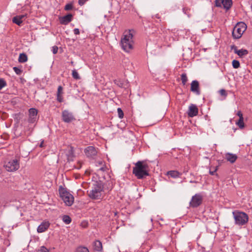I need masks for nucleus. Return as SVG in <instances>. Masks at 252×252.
<instances>
[{"label":"nucleus","instance_id":"obj_1","mask_svg":"<svg viewBox=\"0 0 252 252\" xmlns=\"http://www.w3.org/2000/svg\"><path fill=\"white\" fill-rule=\"evenodd\" d=\"M133 35L131 31H125L121 40L122 49L125 51L128 52L133 49Z\"/></svg>","mask_w":252,"mask_h":252},{"label":"nucleus","instance_id":"obj_2","mask_svg":"<svg viewBox=\"0 0 252 252\" xmlns=\"http://www.w3.org/2000/svg\"><path fill=\"white\" fill-rule=\"evenodd\" d=\"M148 166L143 161H138L133 168V173L139 179L143 178L144 177L148 176Z\"/></svg>","mask_w":252,"mask_h":252},{"label":"nucleus","instance_id":"obj_3","mask_svg":"<svg viewBox=\"0 0 252 252\" xmlns=\"http://www.w3.org/2000/svg\"><path fill=\"white\" fill-rule=\"evenodd\" d=\"M103 192V187L101 184L95 183L93 184L91 189L88 190V195L94 199H100Z\"/></svg>","mask_w":252,"mask_h":252},{"label":"nucleus","instance_id":"obj_4","mask_svg":"<svg viewBox=\"0 0 252 252\" xmlns=\"http://www.w3.org/2000/svg\"><path fill=\"white\" fill-rule=\"evenodd\" d=\"M235 223L238 225L246 224L249 220L248 215L243 212L235 211L232 212Z\"/></svg>","mask_w":252,"mask_h":252},{"label":"nucleus","instance_id":"obj_5","mask_svg":"<svg viewBox=\"0 0 252 252\" xmlns=\"http://www.w3.org/2000/svg\"><path fill=\"white\" fill-rule=\"evenodd\" d=\"M5 169L8 172H14L20 168V158L6 161L4 164Z\"/></svg>","mask_w":252,"mask_h":252},{"label":"nucleus","instance_id":"obj_6","mask_svg":"<svg viewBox=\"0 0 252 252\" xmlns=\"http://www.w3.org/2000/svg\"><path fill=\"white\" fill-rule=\"evenodd\" d=\"M247 29V25L244 22L238 23L233 28L232 36L235 39L240 38Z\"/></svg>","mask_w":252,"mask_h":252},{"label":"nucleus","instance_id":"obj_7","mask_svg":"<svg viewBox=\"0 0 252 252\" xmlns=\"http://www.w3.org/2000/svg\"><path fill=\"white\" fill-rule=\"evenodd\" d=\"M60 194L66 205L71 206L74 201V197L69 192L64 189L60 190Z\"/></svg>","mask_w":252,"mask_h":252},{"label":"nucleus","instance_id":"obj_8","mask_svg":"<svg viewBox=\"0 0 252 252\" xmlns=\"http://www.w3.org/2000/svg\"><path fill=\"white\" fill-rule=\"evenodd\" d=\"M232 5V1L231 0H216L215 5L217 7H221L222 6L228 10L229 9Z\"/></svg>","mask_w":252,"mask_h":252},{"label":"nucleus","instance_id":"obj_9","mask_svg":"<svg viewBox=\"0 0 252 252\" xmlns=\"http://www.w3.org/2000/svg\"><path fill=\"white\" fill-rule=\"evenodd\" d=\"M202 202V196L199 194H196L192 197L190 201V206L192 207H197L199 206Z\"/></svg>","mask_w":252,"mask_h":252},{"label":"nucleus","instance_id":"obj_10","mask_svg":"<svg viewBox=\"0 0 252 252\" xmlns=\"http://www.w3.org/2000/svg\"><path fill=\"white\" fill-rule=\"evenodd\" d=\"M62 117L63 121L66 123H69L75 120L72 113L69 112L68 110H64L63 111Z\"/></svg>","mask_w":252,"mask_h":252},{"label":"nucleus","instance_id":"obj_11","mask_svg":"<svg viewBox=\"0 0 252 252\" xmlns=\"http://www.w3.org/2000/svg\"><path fill=\"white\" fill-rule=\"evenodd\" d=\"M85 153L87 157L94 158L97 153V150L93 146H89L85 149Z\"/></svg>","mask_w":252,"mask_h":252},{"label":"nucleus","instance_id":"obj_12","mask_svg":"<svg viewBox=\"0 0 252 252\" xmlns=\"http://www.w3.org/2000/svg\"><path fill=\"white\" fill-rule=\"evenodd\" d=\"M29 122L33 123L37 120V110L35 108H31L29 109Z\"/></svg>","mask_w":252,"mask_h":252},{"label":"nucleus","instance_id":"obj_13","mask_svg":"<svg viewBox=\"0 0 252 252\" xmlns=\"http://www.w3.org/2000/svg\"><path fill=\"white\" fill-rule=\"evenodd\" d=\"M198 113V109L194 104H191L189 107L188 114L190 117H193L196 116Z\"/></svg>","mask_w":252,"mask_h":252},{"label":"nucleus","instance_id":"obj_14","mask_svg":"<svg viewBox=\"0 0 252 252\" xmlns=\"http://www.w3.org/2000/svg\"><path fill=\"white\" fill-rule=\"evenodd\" d=\"M73 16L71 14H68L67 15L60 17V22L62 25H67L72 20Z\"/></svg>","mask_w":252,"mask_h":252},{"label":"nucleus","instance_id":"obj_15","mask_svg":"<svg viewBox=\"0 0 252 252\" xmlns=\"http://www.w3.org/2000/svg\"><path fill=\"white\" fill-rule=\"evenodd\" d=\"M190 91L197 94H200L199 82L196 80L192 81L191 83Z\"/></svg>","mask_w":252,"mask_h":252},{"label":"nucleus","instance_id":"obj_16","mask_svg":"<svg viewBox=\"0 0 252 252\" xmlns=\"http://www.w3.org/2000/svg\"><path fill=\"white\" fill-rule=\"evenodd\" d=\"M26 17V15H20L15 16L12 19L14 23L20 26Z\"/></svg>","mask_w":252,"mask_h":252},{"label":"nucleus","instance_id":"obj_17","mask_svg":"<svg viewBox=\"0 0 252 252\" xmlns=\"http://www.w3.org/2000/svg\"><path fill=\"white\" fill-rule=\"evenodd\" d=\"M50 226V223L48 221H43L37 228V231L38 233H42L45 231Z\"/></svg>","mask_w":252,"mask_h":252},{"label":"nucleus","instance_id":"obj_18","mask_svg":"<svg viewBox=\"0 0 252 252\" xmlns=\"http://www.w3.org/2000/svg\"><path fill=\"white\" fill-rule=\"evenodd\" d=\"M225 157L227 160L231 163H234L237 158V156L236 155L231 153H226Z\"/></svg>","mask_w":252,"mask_h":252},{"label":"nucleus","instance_id":"obj_19","mask_svg":"<svg viewBox=\"0 0 252 252\" xmlns=\"http://www.w3.org/2000/svg\"><path fill=\"white\" fill-rule=\"evenodd\" d=\"M234 53L237 54L240 57H243L248 54V51L246 49H241L238 50L236 47L234 49Z\"/></svg>","mask_w":252,"mask_h":252},{"label":"nucleus","instance_id":"obj_20","mask_svg":"<svg viewBox=\"0 0 252 252\" xmlns=\"http://www.w3.org/2000/svg\"><path fill=\"white\" fill-rule=\"evenodd\" d=\"M94 249L96 251H101L102 250V243L99 241H95L94 243Z\"/></svg>","mask_w":252,"mask_h":252},{"label":"nucleus","instance_id":"obj_21","mask_svg":"<svg viewBox=\"0 0 252 252\" xmlns=\"http://www.w3.org/2000/svg\"><path fill=\"white\" fill-rule=\"evenodd\" d=\"M28 60V57L25 53H21L19 55L18 61L19 63H23L27 62Z\"/></svg>","mask_w":252,"mask_h":252},{"label":"nucleus","instance_id":"obj_22","mask_svg":"<svg viewBox=\"0 0 252 252\" xmlns=\"http://www.w3.org/2000/svg\"><path fill=\"white\" fill-rule=\"evenodd\" d=\"M167 174L173 178H176L179 176V173L177 171H170L167 172Z\"/></svg>","mask_w":252,"mask_h":252},{"label":"nucleus","instance_id":"obj_23","mask_svg":"<svg viewBox=\"0 0 252 252\" xmlns=\"http://www.w3.org/2000/svg\"><path fill=\"white\" fill-rule=\"evenodd\" d=\"M62 220L65 224H69L71 221V219L67 215H64L62 217Z\"/></svg>","mask_w":252,"mask_h":252},{"label":"nucleus","instance_id":"obj_24","mask_svg":"<svg viewBox=\"0 0 252 252\" xmlns=\"http://www.w3.org/2000/svg\"><path fill=\"white\" fill-rule=\"evenodd\" d=\"M236 124L240 128H243L244 127V118H239L238 121L236 122Z\"/></svg>","mask_w":252,"mask_h":252},{"label":"nucleus","instance_id":"obj_25","mask_svg":"<svg viewBox=\"0 0 252 252\" xmlns=\"http://www.w3.org/2000/svg\"><path fill=\"white\" fill-rule=\"evenodd\" d=\"M6 85L7 83L6 81L4 79L0 78V90L6 87Z\"/></svg>","mask_w":252,"mask_h":252},{"label":"nucleus","instance_id":"obj_26","mask_svg":"<svg viewBox=\"0 0 252 252\" xmlns=\"http://www.w3.org/2000/svg\"><path fill=\"white\" fill-rule=\"evenodd\" d=\"M181 79L182 84L184 85H185L186 84L187 82L188 81V77L187 76L186 74H185V73L182 74L181 75Z\"/></svg>","mask_w":252,"mask_h":252},{"label":"nucleus","instance_id":"obj_27","mask_svg":"<svg viewBox=\"0 0 252 252\" xmlns=\"http://www.w3.org/2000/svg\"><path fill=\"white\" fill-rule=\"evenodd\" d=\"M218 168V166H212L211 167L209 171V173L211 175H215V172L217 171Z\"/></svg>","mask_w":252,"mask_h":252},{"label":"nucleus","instance_id":"obj_28","mask_svg":"<svg viewBox=\"0 0 252 252\" xmlns=\"http://www.w3.org/2000/svg\"><path fill=\"white\" fill-rule=\"evenodd\" d=\"M76 252H89V250L86 247H80L77 249Z\"/></svg>","mask_w":252,"mask_h":252},{"label":"nucleus","instance_id":"obj_29","mask_svg":"<svg viewBox=\"0 0 252 252\" xmlns=\"http://www.w3.org/2000/svg\"><path fill=\"white\" fill-rule=\"evenodd\" d=\"M232 66L234 68H238L240 67V63L237 60H233L232 63Z\"/></svg>","mask_w":252,"mask_h":252},{"label":"nucleus","instance_id":"obj_30","mask_svg":"<svg viewBox=\"0 0 252 252\" xmlns=\"http://www.w3.org/2000/svg\"><path fill=\"white\" fill-rule=\"evenodd\" d=\"M72 75L73 77L75 79H79L80 78L79 74L75 70L72 71Z\"/></svg>","mask_w":252,"mask_h":252},{"label":"nucleus","instance_id":"obj_31","mask_svg":"<svg viewBox=\"0 0 252 252\" xmlns=\"http://www.w3.org/2000/svg\"><path fill=\"white\" fill-rule=\"evenodd\" d=\"M118 116L120 119L124 117V113L122 110L120 108H118L117 109Z\"/></svg>","mask_w":252,"mask_h":252},{"label":"nucleus","instance_id":"obj_32","mask_svg":"<svg viewBox=\"0 0 252 252\" xmlns=\"http://www.w3.org/2000/svg\"><path fill=\"white\" fill-rule=\"evenodd\" d=\"M37 252H49V250L44 246H42L37 251Z\"/></svg>","mask_w":252,"mask_h":252},{"label":"nucleus","instance_id":"obj_33","mask_svg":"<svg viewBox=\"0 0 252 252\" xmlns=\"http://www.w3.org/2000/svg\"><path fill=\"white\" fill-rule=\"evenodd\" d=\"M13 70L17 75H20L22 73V70L17 67H14Z\"/></svg>","mask_w":252,"mask_h":252},{"label":"nucleus","instance_id":"obj_34","mask_svg":"<svg viewBox=\"0 0 252 252\" xmlns=\"http://www.w3.org/2000/svg\"><path fill=\"white\" fill-rule=\"evenodd\" d=\"M63 87L61 86L58 87L57 95H62L63 94Z\"/></svg>","mask_w":252,"mask_h":252},{"label":"nucleus","instance_id":"obj_35","mask_svg":"<svg viewBox=\"0 0 252 252\" xmlns=\"http://www.w3.org/2000/svg\"><path fill=\"white\" fill-rule=\"evenodd\" d=\"M72 8V5L71 4H67L65 6L64 9L65 10H69Z\"/></svg>","mask_w":252,"mask_h":252},{"label":"nucleus","instance_id":"obj_36","mask_svg":"<svg viewBox=\"0 0 252 252\" xmlns=\"http://www.w3.org/2000/svg\"><path fill=\"white\" fill-rule=\"evenodd\" d=\"M52 52L54 54H56L57 53L58 51V47L56 46H54L52 47Z\"/></svg>","mask_w":252,"mask_h":252},{"label":"nucleus","instance_id":"obj_37","mask_svg":"<svg viewBox=\"0 0 252 252\" xmlns=\"http://www.w3.org/2000/svg\"><path fill=\"white\" fill-rule=\"evenodd\" d=\"M220 93L221 95H223V96H226L227 94L226 91L223 89L220 91Z\"/></svg>","mask_w":252,"mask_h":252},{"label":"nucleus","instance_id":"obj_38","mask_svg":"<svg viewBox=\"0 0 252 252\" xmlns=\"http://www.w3.org/2000/svg\"><path fill=\"white\" fill-rule=\"evenodd\" d=\"M73 32H74V33L76 35L79 34V33H80L79 30L77 28L74 29Z\"/></svg>","mask_w":252,"mask_h":252},{"label":"nucleus","instance_id":"obj_39","mask_svg":"<svg viewBox=\"0 0 252 252\" xmlns=\"http://www.w3.org/2000/svg\"><path fill=\"white\" fill-rule=\"evenodd\" d=\"M87 0H79V4L80 5H83Z\"/></svg>","mask_w":252,"mask_h":252},{"label":"nucleus","instance_id":"obj_40","mask_svg":"<svg viewBox=\"0 0 252 252\" xmlns=\"http://www.w3.org/2000/svg\"><path fill=\"white\" fill-rule=\"evenodd\" d=\"M106 169H107V167L103 165L102 167H101L99 168V170L100 171H106Z\"/></svg>","mask_w":252,"mask_h":252},{"label":"nucleus","instance_id":"obj_41","mask_svg":"<svg viewBox=\"0 0 252 252\" xmlns=\"http://www.w3.org/2000/svg\"><path fill=\"white\" fill-rule=\"evenodd\" d=\"M237 116H239V118H243V114L242 113V112L240 111H239L237 112Z\"/></svg>","mask_w":252,"mask_h":252},{"label":"nucleus","instance_id":"obj_42","mask_svg":"<svg viewBox=\"0 0 252 252\" xmlns=\"http://www.w3.org/2000/svg\"><path fill=\"white\" fill-rule=\"evenodd\" d=\"M57 99L59 102L62 101V97L61 95H57Z\"/></svg>","mask_w":252,"mask_h":252},{"label":"nucleus","instance_id":"obj_43","mask_svg":"<svg viewBox=\"0 0 252 252\" xmlns=\"http://www.w3.org/2000/svg\"><path fill=\"white\" fill-rule=\"evenodd\" d=\"M97 163L99 165H102L103 164V161H99L97 162Z\"/></svg>","mask_w":252,"mask_h":252},{"label":"nucleus","instance_id":"obj_44","mask_svg":"<svg viewBox=\"0 0 252 252\" xmlns=\"http://www.w3.org/2000/svg\"><path fill=\"white\" fill-rule=\"evenodd\" d=\"M39 146H40V147H43V141H42V142L40 143V145H39Z\"/></svg>","mask_w":252,"mask_h":252},{"label":"nucleus","instance_id":"obj_45","mask_svg":"<svg viewBox=\"0 0 252 252\" xmlns=\"http://www.w3.org/2000/svg\"><path fill=\"white\" fill-rule=\"evenodd\" d=\"M119 86L120 87H122L121 84H119Z\"/></svg>","mask_w":252,"mask_h":252}]
</instances>
